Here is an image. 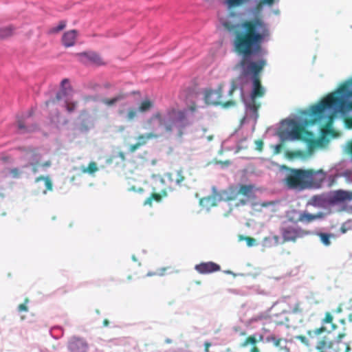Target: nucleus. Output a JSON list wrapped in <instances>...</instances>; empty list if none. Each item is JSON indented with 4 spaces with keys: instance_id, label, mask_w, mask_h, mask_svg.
I'll return each instance as SVG.
<instances>
[{
    "instance_id": "f257e3e1",
    "label": "nucleus",
    "mask_w": 352,
    "mask_h": 352,
    "mask_svg": "<svg viewBox=\"0 0 352 352\" xmlns=\"http://www.w3.org/2000/svg\"><path fill=\"white\" fill-rule=\"evenodd\" d=\"M222 25L228 32L233 34L234 50L237 54L242 56L239 66L242 69L243 73L245 75H253L251 100L248 107L257 117L261 103L256 101V98L264 96L265 93L261 85L259 74L265 66L266 60L261 58L253 61L251 56L259 53L262 43L269 38L270 31L268 25L261 17L244 19L238 23L226 21Z\"/></svg>"
},
{
    "instance_id": "f03ea898",
    "label": "nucleus",
    "mask_w": 352,
    "mask_h": 352,
    "mask_svg": "<svg viewBox=\"0 0 352 352\" xmlns=\"http://www.w3.org/2000/svg\"><path fill=\"white\" fill-rule=\"evenodd\" d=\"M335 108L342 113L352 110V85L350 82L343 83L336 91L329 94L318 103L312 105L309 110L305 113L311 117L305 121L306 124H314L321 120L324 111Z\"/></svg>"
},
{
    "instance_id": "7ed1b4c3",
    "label": "nucleus",
    "mask_w": 352,
    "mask_h": 352,
    "mask_svg": "<svg viewBox=\"0 0 352 352\" xmlns=\"http://www.w3.org/2000/svg\"><path fill=\"white\" fill-rule=\"evenodd\" d=\"M154 121L157 122L163 134L168 136L173 135L179 140L182 138L186 127L190 124L187 110L175 107L168 108L164 114L160 111L155 112L148 120V123L151 124Z\"/></svg>"
},
{
    "instance_id": "20e7f679",
    "label": "nucleus",
    "mask_w": 352,
    "mask_h": 352,
    "mask_svg": "<svg viewBox=\"0 0 352 352\" xmlns=\"http://www.w3.org/2000/svg\"><path fill=\"white\" fill-rule=\"evenodd\" d=\"M316 175L311 169L288 168L284 184L289 189L302 190L314 185Z\"/></svg>"
},
{
    "instance_id": "39448f33",
    "label": "nucleus",
    "mask_w": 352,
    "mask_h": 352,
    "mask_svg": "<svg viewBox=\"0 0 352 352\" xmlns=\"http://www.w3.org/2000/svg\"><path fill=\"white\" fill-rule=\"evenodd\" d=\"M346 328L344 327L343 332L340 333L334 340L326 336L320 339L316 346L318 352H350L349 344L342 342V339L346 336Z\"/></svg>"
},
{
    "instance_id": "423d86ee",
    "label": "nucleus",
    "mask_w": 352,
    "mask_h": 352,
    "mask_svg": "<svg viewBox=\"0 0 352 352\" xmlns=\"http://www.w3.org/2000/svg\"><path fill=\"white\" fill-rule=\"evenodd\" d=\"M283 237V243L293 242L295 243L298 239L310 234V232L302 229L300 227L289 226L284 223L280 229Z\"/></svg>"
},
{
    "instance_id": "0eeeda50",
    "label": "nucleus",
    "mask_w": 352,
    "mask_h": 352,
    "mask_svg": "<svg viewBox=\"0 0 352 352\" xmlns=\"http://www.w3.org/2000/svg\"><path fill=\"white\" fill-rule=\"evenodd\" d=\"M223 88L219 86L217 89H206L204 91V100L209 105H221L223 108H228L236 105V101L233 100L227 102H221Z\"/></svg>"
},
{
    "instance_id": "6e6552de",
    "label": "nucleus",
    "mask_w": 352,
    "mask_h": 352,
    "mask_svg": "<svg viewBox=\"0 0 352 352\" xmlns=\"http://www.w3.org/2000/svg\"><path fill=\"white\" fill-rule=\"evenodd\" d=\"M186 177L182 169L175 170L164 175V177L161 179L162 183H166L167 186L162 190V194L166 195V190H172L175 186H181L185 181Z\"/></svg>"
},
{
    "instance_id": "1a4fd4ad",
    "label": "nucleus",
    "mask_w": 352,
    "mask_h": 352,
    "mask_svg": "<svg viewBox=\"0 0 352 352\" xmlns=\"http://www.w3.org/2000/svg\"><path fill=\"white\" fill-rule=\"evenodd\" d=\"M72 95V88L69 85V80L67 78L61 81L60 89L56 93V97L53 99L49 100L45 102V105L49 107L51 104H54L56 102L60 100H68Z\"/></svg>"
},
{
    "instance_id": "9d476101",
    "label": "nucleus",
    "mask_w": 352,
    "mask_h": 352,
    "mask_svg": "<svg viewBox=\"0 0 352 352\" xmlns=\"http://www.w3.org/2000/svg\"><path fill=\"white\" fill-rule=\"evenodd\" d=\"M289 135L294 140H300L309 143L313 142V133L307 131L304 126L297 124L292 128Z\"/></svg>"
},
{
    "instance_id": "9b49d317",
    "label": "nucleus",
    "mask_w": 352,
    "mask_h": 352,
    "mask_svg": "<svg viewBox=\"0 0 352 352\" xmlns=\"http://www.w3.org/2000/svg\"><path fill=\"white\" fill-rule=\"evenodd\" d=\"M238 190L236 186H230L227 189L214 193V198L219 201H230L236 199Z\"/></svg>"
},
{
    "instance_id": "f8f14e48",
    "label": "nucleus",
    "mask_w": 352,
    "mask_h": 352,
    "mask_svg": "<svg viewBox=\"0 0 352 352\" xmlns=\"http://www.w3.org/2000/svg\"><path fill=\"white\" fill-rule=\"evenodd\" d=\"M37 192L46 194L48 191L53 190V183L50 176L41 175L34 180Z\"/></svg>"
},
{
    "instance_id": "ddd939ff",
    "label": "nucleus",
    "mask_w": 352,
    "mask_h": 352,
    "mask_svg": "<svg viewBox=\"0 0 352 352\" xmlns=\"http://www.w3.org/2000/svg\"><path fill=\"white\" fill-rule=\"evenodd\" d=\"M254 185L252 184H240L237 187L238 195H243L246 199H239L235 204L236 207L245 206L247 204L248 199L252 198L254 195Z\"/></svg>"
},
{
    "instance_id": "4468645a",
    "label": "nucleus",
    "mask_w": 352,
    "mask_h": 352,
    "mask_svg": "<svg viewBox=\"0 0 352 352\" xmlns=\"http://www.w3.org/2000/svg\"><path fill=\"white\" fill-rule=\"evenodd\" d=\"M81 57V60L85 63H91L93 65L100 66L105 64L101 56L96 52H82L78 54Z\"/></svg>"
},
{
    "instance_id": "2eb2a0df",
    "label": "nucleus",
    "mask_w": 352,
    "mask_h": 352,
    "mask_svg": "<svg viewBox=\"0 0 352 352\" xmlns=\"http://www.w3.org/2000/svg\"><path fill=\"white\" fill-rule=\"evenodd\" d=\"M195 270L201 274H210L221 270V267L212 261L202 262L195 266Z\"/></svg>"
},
{
    "instance_id": "dca6fc26",
    "label": "nucleus",
    "mask_w": 352,
    "mask_h": 352,
    "mask_svg": "<svg viewBox=\"0 0 352 352\" xmlns=\"http://www.w3.org/2000/svg\"><path fill=\"white\" fill-rule=\"evenodd\" d=\"M250 0H226V3L230 8L241 6L245 3H247ZM275 0H260L256 6V10H260L264 5L272 6Z\"/></svg>"
},
{
    "instance_id": "f3484780",
    "label": "nucleus",
    "mask_w": 352,
    "mask_h": 352,
    "mask_svg": "<svg viewBox=\"0 0 352 352\" xmlns=\"http://www.w3.org/2000/svg\"><path fill=\"white\" fill-rule=\"evenodd\" d=\"M78 32L76 30H69L65 32L61 38L62 44L65 47H70L76 44Z\"/></svg>"
},
{
    "instance_id": "a211bd4d",
    "label": "nucleus",
    "mask_w": 352,
    "mask_h": 352,
    "mask_svg": "<svg viewBox=\"0 0 352 352\" xmlns=\"http://www.w3.org/2000/svg\"><path fill=\"white\" fill-rule=\"evenodd\" d=\"M267 342H271L273 345L278 348L280 351L289 352V349L287 346V340L282 338H277L274 334H271L266 337Z\"/></svg>"
},
{
    "instance_id": "6ab92c4d",
    "label": "nucleus",
    "mask_w": 352,
    "mask_h": 352,
    "mask_svg": "<svg viewBox=\"0 0 352 352\" xmlns=\"http://www.w3.org/2000/svg\"><path fill=\"white\" fill-rule=\"evenodd\" d=\"M68 348L71 352H86L87 344L84 340L74 338L69 342Z\"/></svg>"
},
{
    "instance_id": "aec40b11",
    "label": "nucleus",
    "mask_w": 352,
    "mask_h": 352,
    "mask_svg": "<svg viewBox=\"0 0 352 352\" xmlns=\"http://www.w3.org/2000/svg\"><path fill=\"white\" fill-rule=\"evenodd\" d=\"M127 94L123 91H120L112 98H104L101 100L102 104L108 107H112L117 104L121 100H124Z\"/></svg>"
},
{
    "instance_id": "412c9836",
    "label": "nucleus",
    "mask_w": 352,
    "mask_h": 352,
    "mask_svg": "<svg viewBox=\"0 0 352 352\" xmlns=\"http://www.w3.org/2000/svg\"><path fill=\"white\" fill-rule=\"evenodd\" d=\"M311 308V305L306 302H297L292 308L291 313L295 315H303L308 313Z\"/></svg>"
},
{
    "instance_id": "4be33fe9",
    "label": "nucleus",
    "mask_w": 352,
    "mask_h": 352,
    "mask_svg": "<svg viewBox=\"0 0 352 352\" xmlns=\"http://www.w3.org/2000/svg\"><path fill=\"white\" fill-rule=\"evenodd\" d=\"M322 217L323 214L322 212L313 214L305 211L303 212L299 213L298 216V220L299 222L309 223L316 219H320Z\"/></svg>"
},
{
    "instance_id": "5701e85b",
    "label": "nucleus",
    "mask_w": 352,
    "mask_h": 352,
    "mask_svg": "<svg viewBox=\"0 0 352 352\" xmlns=\"http://www.w3.org/2000/svg\"><path fill=\"white\" fill-rule=\"evenodd\" d=\"M160 134H157L156 133L150 132V133L139 135L137 137L136 140H137V142H138L140 144V145L141 146H142L146 144V143L148 142V141L149 140L157 138L160 137Z\"/></svg>"
},
{
    "instance_id": "b1692460",
    "label": "nucleus",
    "mask_w": 352,
    "mask_h": 352,
    "mask_svg": "<svg viewBox=\"0 0 352 352\" xmlns=\"http://www.w3.org/2000/svg\"><path fill=\"white\" fill-rule=\"evenodd\" d=\"M257 340L255 336H248L243 342L241 344V347L245 348L248 345L251 344L252 346L250 352H260L259 349L256 346Z\"/></svg>"
},
{
    "instance_id": "393cba45",
    "label": "nucleus",
    "mask_w": 352,
    "mask_h": 352,
    "mask_svg": "<svg viewBox=\"0 0 352 352\" xmlns=\"http://www.w3.org/2000/svg\"><path fill=\"white\" fill-rule=\"evenodd\" d=\"M153 107V102L149 100H142L139 106H138V111L140 113H146L149 111Z\"/></svg>"
},
{
    "instance_id": "a878e982",
    "label": "nucleus",
    "mask_w": 352,
    "mask_h": 352,
    "mask_svg": "<svg viewBox=\"0 0 352 352\" xmlns=\"http://www.w3.org/2000/svg\"><path fill=\"white\" fill-rule=\"evenodd\" d=\"M80 170L82 173L93 175L98 170V167L96 162H91L87 167L81 166Z\"/></svg>"
},
{
    "instance_id": "bb28decb",
    "label": "nucleus",
    "mask_w": 352,
    "mask_h": 352,
    "mask_svg": "<svg viewBox=\"0 0 352 352\" xmlns=\"http://www.w3.org/2000/svg\"><path fill=\"white\" fill-rule=\"evenodd\" d=\"M14 31L15 28L12 25L0 28V38L4 39L12 36L14 33Z\"/></svg>"
},
{
    "instance_id": "cd10ccee",
    "label": "nucleus",
    "mask_w": 352,
    "mask_h": 352,
    "mask_svg": "<svg viewBox=\"0 0 352 352\" xmlns=\"http://www.w3.org/2000/svg\"><path fill=\"white\" fill-rule=\"evenodd\" d=\"M327 331V328L324 326H322L319 328H316L312 330L307 331V333L309 338L311 340H315L322 333L325 332Z\"/></svg>"
},
{
    "instance_id": "c85d7f7f",
    "label": "nucleus",
    "mask_w": 352,
    "mask_h": 352,
    "mask_svg": "<svg viewBox=\"0 0 352 352\" xmlns=\"http://www.w3.org/2000/svg\"><path fill=\"white\" fill-rule=\"evenodd\" d=\"M335 198L338 201H346L352 199V193H349L342 190L336 192Z\"/></svg>"
},
{
    "instance_id": "c756f323",
    "label": "nucleus",
    "mask_w": 352,
    "mask_h": 352,
    "mask_svg": "<svg viewBox=\"0 0 352 352\" xmlns=\"http://www.w3.org/2000/svg\"><path fill=\"white\" fill-rule=\"evenodd\" d=\"M162 199V195L159 193L153 192L151 195L150 197L146 198L144 202V205H151L153 201L155 200L156 201H160Z\"/></svg>"
},
{
    "instance_id": "7c9ffc66",
    "label": "nucleus",
    "mask_w": 352,
    "mask_h": 352,
    "mask_svg": "<svg viewBox=\"0 0 352 352\" xmlns=\"http://www.w3.org/2000/svg\"><path fill=\"white\" fill-rule=\"evenodd\" d=\"M78 106V102L77 101H72L70 100H65V107L68 113H72L74 112Z\"/></svg>"
},
{
    "instance_id": "2f4dec72",
    "label": "nucleus",
    "mask_w": 352,
    "mask_h": 352,
    "mask_svg": "<svg viewBox=\"0 0 352 352\" xmlns=\"http://www.w3.org/2000/svg\"><path fill=\"white\" fill-rule=\"evenodd\" d=\"M66 26V22L64 21H61L58 23V25L56 27L51 28L48 33L50 34H56L59 32L60 31L63 30Z\"/></svg>"
},
{
    "instance_id": "473e14b6",
    "label": "nucleus",
    "mask_w": 352,
    "mask_h": 352,
    "mask_svg": "<svg viewBox=\"0 0 352 352\" xmlns=\"http://www.w3.org/2000/svg\"><path fill=\"white\" fill-rule=\"evenodd\" d=\"M138 112H139L138 109H136L135 108H129L127 110V113H126L127 120H129V121L133 120L138 116Z\"/></svg>"
},
{
    "instance_id": "72a5a7b5",
    "label": "nucleus",
    "mask_w": 352,
    "mask_h": 352,
    "mask_svg": "<svg viewBox=\"0 0 352 352\" xmlns=\"http://www.w3.org/2000/svg\"><path fill=\"white\" fill-rule=\"evenodd\" d=\"M320 239L322 243L325 245H329L331 243L330 241V234L327 233H320L319 234Z\"/></svg>"
},
{
    "instance_id": "f704fd0d",
    "label": "nucleus",
    "mask_w": 352,
    "mask_h": 352,
    "mask_svg": "<svg viewBox=\"0 0 352 352\" xmlns=\"http://www.w3.org/2000/svg\"><path fill=\"white\" fill-rule=\"evenodd\" d=\"M167 270V267H162L158 270H157L155 272H148L147 274L148 276H164L165 274L166 270Z\"/></svg>"
},
{
    "instance_id": "c9c22d12",
    "label": "nucleus",
    "mask_w": 352,
    "mask_h": 352,
    "mask_svg": "<svg viewBox=\"0 0 352 352\" xmlns=\"http://www.w3.org/2000/svg\"><path fill=\"white\" fill-rule=\"evenodd\" d=\"M297 212L296 210H293L290 212H288L287 215L288 221L296 223L299 222V221L298 220V217H296L294 215Z\"/></svg>"
},
{
    "instance_id": "e433bc0d",
    "label": "nucleus",
    "mask_w": 352,
    "mask_h": 352,
    "mask_svg": "<svg viewBox=\"0 0 352 352\" xmlns=\"http://www.w3.org/2000/svg\"><path fill=\"white\" fill-rule=\"evenodd\" d=\"M241 239L246 241L248 247H252L256 245V239L250 236H241Z\"/></svg>"
},
{
    "instance_id": "4c0bfd02",
    "label": "nucleus",
    "mask_w": 352,
    "mask_h": 352,
    "mask_svg": "<svg viewBox=\"0 0 352 352\" xmlns=\"http://www.w3.org/2000/svg\"><path fill=\"white\" fill-rule=\"evenodd\" d=\"M296 338L298 340H300L303 344H305L306 346H310L311 344L309 342V339L305 336H297Z\"/></svg>"
},
{
    "instance_id": "58836bf2",
    "label": "nucleus",
    "mask_w": 352,
    "mask_h": 352,
    "mask_svg": "<svg viewBox=\"0 0 352 352\" xmlns=\"http://www.w3.org/2000/svg\"><path fill=\"white\" fill-rule=\"evenodd\" d=\"M333 318L332 315L331 314V313L327 312L325 314L324 318L322 319V322L323 324L331 323L333 321Z\"/></svg>"
},
{
    "instance_id": "ea45409f",
    "label": "nucleus",
    "mask_w": 352,
    "mask_h": 352,
    "mask_svg": "<svg viewBox=\"0 0 352 352\" xmlns=\"http://www.w3.org/2000/svg\"><path fill=\"white\" fill-rule=\"evenodd\" d=\"M23 151L26 154H30L31 155H32L34 157H36L38 155L37 151L35 148H28L23 149Z\"/></svg>"
},
{
    "instance_id": "a19ab883",
    "label": "nucleus",
    "mask_w": 352,
    "mask_h": 352,
    "mask_svg": "<svg viewBox=\"0 0 352 352\" xmlns=\"http://www.w3.org/2000/svg\"><path fill=\"white\" fill-rule=\"evenodd\" d=\"M10 173L14 178H19L21 175V171L17 168L10 169Z\"/></svg>"
},
{
    "instance_id": "79ce46f5",
    "label": "nucleus",
    "mask_w": 352,
    "mask_h": 352,
    "mask_svg": "<svg viewBox=\"0 0 352 352\" xmlns=\"http://www.w3.org/2000/svg\"><path fill=\"white\" fill-rule=\"evenodd\" d=\"M141 146L138 142H136L135 144H131L129 147V151L130 153H134L136 151L138 148H140Z\"/></svg>"
},
{
    "instance_id": "37998d69",
    "label": "nucleus",
    "mask_w": 352,
    "mask_h": 352,
    "mask_svg": "<svg viewBox=\"0 0 352 352\" xmlns=\"http://www.w3.org/2000/svg\"><path fill=\"white\" fill-rule=\"evenodd\" d=\"M28 302V299H25V303H23V304H20L18 307V309L19 311H27L28 310V308L26 305V302Z\"/></svg>"
},
{
    "instance_id": "c03bdc74",
    "label": "nucleus",
    "mask_w": 352,
    "mask_h": 352,
    "mask_svg": "<svg viewBox=\"0 0 352 352\" xmlns=\"http://www.w3.org/2000/svg\"><path fill=\"white\" fill-rule=\"evenodd\" d=\"M344 122L348 129H352V118H346Z\"/></svg>"
},
{
    "instance_id": "a18cd8bd",
    "label": "nucleus",
    "mask_w": 352,
    "mask_h": 352,
    "mask_svg": "<svg viewBox=\"0 0 352 352\" xmlns=\"http://www.w3.org/2000/svg\"><path fill=\"white\" fill-rule=\"evenodd\" d=\"M256 149L259 151H262L263 146V142L262 140L256 141Z\"/></svg>"
},
{
    "instance_id": "49530a36",
    "label": "nucleus",
    "mask_w": 352,
    "mask_h": 352,
    "mask_svg": "<svg viewBox=\"0 0 352 352\" xmlns=\"http://www.w3.org/2000/svg\"><path fill=\"white\" fill-rule=\"evenodd\" d=\"M236 89V85L234 82H232V85H231V87H230V89L229 93H228L229 96H232V94L234 93V91Z\"/></svg>"
},
{
    "instance_id": "de8ad7c7",
    "label": "nucleus",
    "mask_w": 352,
    "mask_h": 352,
    "mask_svg": "<svg viewBox=\"0 0 352 352\" xmlns=\"http://www.w3.org/2000/svg\"><path fill=\"white\" fill-rule=\"evenodd\" d=\"M17 124H18V128L19 129H21V130L25 129V124H24V122L22 120H19L18 122H17Z\"/></svg>"
},
{
    "instance_id": "09e8293b",
    "label": "nucleus",
    "mask_w": 352,
    "mask_h": 352,
    "mask_svg": "<svg viewBox=\"0 0 352 352\" xmlns=\"http://www.w3.org/2000/svg\"><path fill=\"white\" fill-rule=\"evenodd\" d=\"M32 166V172L34 173H36L38 172V163L31 164Z\"/></svg>"
},
{
    "instance_id": "8fccbe9b",
    "label": "nucleus",
    "mask_w": 352,
    "mask_h": 352,
    "mask_svg": "<svg viewBox=\"0 0 352 352\" xmlns=\"http://www.w3.org/2000/svg\"><path fill=\"white\" fill-rule=\"evenodd\" d=\"M273 239L274 240L275 245H278L280 243V238L278 236H273Z\"/></svg>"
},
{
    "instance_id": "3c124183",
    "label": "nucleus",
    "mask_w": 352,
    "mask_h": 352,
    "mask_svg": "<svg viewBox=\"0 0 352 352\" xmlns=\"http://www.w3.org/2000/svg\"><path fill=\"white\" fill-rule=\"evenodd\" d=\"M52 163L50 161H46L45 162H43V164H41V166L43 167H45V168H47V167H50L51 166Z\"/></svg>"
},
{
    "instance_id": "603ef678",
    "label": "nucleus",
    "mask_w": 352,
    "mask_h": 352,
    "mask_svg": "<svg viewBox=\"0 0 352 352\" xmlns=\"http://www.w3.org/2000/svg\"><path fill=\"white\" fill-rule=\"evenodd\" d=\"M188 109L192 111V112H194L197 110V106L196 104H191L189 107H188Z\"/></svg>"
},
{
    "instance_id": "864d4df0",
    "label": "nucleus",
    "mask_w": 352,
    "mask_h": 352,
    "mask_svg": "<svg viewBox=\"0 0 352 352\" xmlns=\"http://www.w3.org/2000/svg\"><path fill=\"white\" fill-rule=\"evenodd\" d=\"M348 151L352 155V141L348 144Z\"/></svg>"
},
{
    "instance_id": "5fc2aeb1",
    "label": "nucleus",
    "mask_w": 352,
    "mask_h": 352,
    "mask_svg": "<svg viewBox=\"0 0 352 352\" xmlns=\"http://www.w3.org/2000/svg\"><path fill=\"white\" fill-rule=\"evenodd\" d=\"M118 155L122 160H124L125 159V155L124 153L120 152Z\"/></svg>"
},
{
    "instance_id": "6e6d98bb",
    "label": "nucleus",
    "mask_w": 352,
    "mask_h": 352,
    "mask_svg": "<svg viewBox=\"0 0 352 352\" xmlns=\"http://www.w3.org/2000/svg\"><path fill=\"white\" fill-rule=\"evenodd\" d=\"M210 346V343H209V342H206L205 343V348H206V351L207 352L208 351V349H209Z\"/></svg>"
},
{
    "instance_id": "4d7b16f0",
    "label": "nucleus",
    "mask_w": 352,
    "mask_h": 352,
    "mask_svg": "<svg viewBox=\"0 0 352 352\" xmlns=\"http://www.w3.org/2000/svg\"><path fill=\"white\" fill-rule=\"evenodd\" d=\"M109 320H108L107 319H104V320H103V325H104V327L108 326V325H109Z\"/></svg>"
},
{
    "instance_id": "13d9d810",
    "label": "nucleus",
    "mask_w": 352,
    "mask_h": 352,
    "mask_svg": "<svg viewBox=\"0 0 352 352\" xmlns=\"http://www.w3.org/2000/svg\"><path fill=\"white\" fill-rule=\"evenodd\" d=\"M104 87L106 88V89H109V88L111 87V85L110 83H105L104 85Z\"/></svg>"
},
{
    "instance_id": "bf43d9fd",
    "label": "nucleus",
    "mask_w": 352,
    "mask_h": 352,
    "mask_svg": "<svg viewBox=\"0 0 352 352\" xmlns=\"http://www.w3.org/2000/svg\"><path fill=\"white\" fill-rule=\"evenodd\" d=\"M333 118V114L330 115L329 116V124H331V122Z\"/></svg>"
},
{
    "instance_id": "052dcab7",
    "label": "nucleus",
    "mask_w": 352,
    "mask_h": 352,
    "mask_svg": "<svg viewBox=\"0 0 352 352\" xmlns=\"http://www.w3.org/2000/svg\"><path fill=\"white\" fill-rule=\"evenodd\" d=\"M349 320L352 322V313L349 316Z\"/></svg>"
},
{
    "instance_id": "680f3d73",
    "label": "nucleus",
    "mask_w": 352,
    "mask_h": 352,
    "mask_svg": "<svg viewBox=\"0 0 352 352\" xmlns=\"http://www.w3.org/2000/svg\"><path fill=\"white\" fill-rule=\"evenodd\" d=\"M342 309L341 306H339V307H338V309H337V311H338V312H341V311H342Z\"/></svg>"
},
{
    "instance_id": "e2e57ef3",
    "label": "nucleus",
    "mask_w": 352,
    "mask_h": 352,
    "mask_svg": "<svg viewBox=\"0 0 352 352\" xmlns=\"http://www.w3.org/2000/svg\"><path fill=\"white\" fill-rule=\"evenodd\" d=\"M241 98L243 100L244 99V96H243V90H241Z\"/></svg>"
},
{
    "instance_id": "0e129e2a",
    "label": "nucleus",
    "mask_w": 352,
    "mask_h": 352,
    "mask_svg": "<svg viewBox=\"0 0 352 352\" xmlns=\"http://www.w3.org/2000/svg\"><path fill=\"white\" fill-rule=\"evenodd\" d=\"M340 322H341L343 324H345V320H344V319L341 320H340Z\"/></svg>"
},
{
    "instance_id": "69168bd1",
    "label": "nucleus",
    "mask_w": 352,
    "mask_h": 352,
    "mask_svg": "<svg viewBox=\"0 0 352 352\" xmlns=\"http://www.w3.org/2000/svg\"><path fill=\"white\" fill-rule=\"evenodd\" d=\"M241 335L245 336V332H242Z\"/></svg>"
},
{
    "instance_id": "338daca9",
    "label": "nucleus",
    "mask_w": 352,
    "mask_h": 352,
    "mask_svg": "<svg viewBox=\"0 0 352 352\" xmlns=\"http://www.w3.org/2000/svg\"><path fill=\"white\" fill-rule=\"evenodd\" d=\"M200 283H201V282H200V281H197V284H200Z\"/></svg>"
}]
</instances>
